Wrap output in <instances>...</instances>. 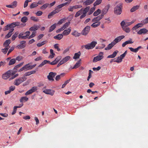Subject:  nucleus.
Listing matches in <instances>:
<instances>
[{"instance_id":"51","label":"nucleus","mask_w":148,"mask_h":148,"mask_svg":"<svg viewBox=\"0 0 148 148\" xmlns=\"http://www.w3.org/2000/svg\"><path fill=\"white\" fill-rule=\"evenodd\" d=\"M122 59L120 57H118L117 58V59L114 61V62H116L117 63H119L122 62Z\"/></svg>"},{"instance_id":"46","label":"nucleus","mask_w":148,"mask_h":148,"mask_svg":"<svg viewBox=\"0 0 148 148\" xmlns=\"http://www.w3.org/2000/svg\"><path fill=\"white\" fill-rule=\"evenodd\" d=\"M17 2L16 1H14L11 3V4L12 6L13 7V8H15L17 6Z\"/></svg>"},{"instance_id":"20","label":"nucleus","mask_w":148,"mask_h":148,"mask_svg":"<svg viewBox=\"0 0 148 148\" xmlns=\"http://www.w3.org/2000/svg\"><path fill=\"white\" fill-rule=\"evenodd\" d=\"M114 45L115 44L114 42H112L111 43L108 45L107 47L105 48V49L106 50H109L111 49Z\"/></svg>"},{"instance_id":"18","label":"nucleus","mask_w":148,"mask_h":148,"mask_svg":"<svg viewBox=\"0 0 148 148\" xmlns=\"http://www.w3.org/2000/svg\"><path fill=\"white\" fill-rule=\"evenodd\" d=\"M95 0H86L83 3V4L85 5H89L92 3Z\"/></svg>"},{"instance_id":"21","label":"nucleus","mask_w":148,"mask_h":148,"mask_svg":"<svg viewBox=\"0 0 148 148\" xmlns=\"http://www.w3.org/2000/svg\"><path fill=\"white\" fill-rule=\"evenodd\" d=\"M10 40H7L4 42L3 43V46L5 47H8L9 48L10 47L9 46V45L10 44Z\"/></svg>"},{"instance_id":"29","label":"nucleus","mask_w":148,"mask_h":148,"mask_svg":"<svg viewBox=\"0 0 148 148\" xmlns=\"http://www.w3.org/2000/svg\"><path fill=\"white\" fill-rule=\"evenodd\" d=\"M118 52V51H114L112 53V54L108 56L107 58H113L115 57L117 55V53Z\"/></svg>"},{"instance_id":"5","label":"nucleus","mask_w":148,"mask_h":148,"mask_svg":"<svg viewBox=\"0 0 148 148\" xmlns=\"http://www.w3.org/2000/svg\"><path fill=\"white\" fill-rule=\"evenodd\" d=\"M103 54V52H99L98 56L94 58L92 60L93 62H96L101 60L104 57Z\"/></svg>"},{"instance_id":"16","label":"nucleus","mask_w":148,"mask_h":148,"mask_svg":"<svg viewBox=\"0 0 148 148\" xmlns=\"http://www.w3.org/2000/svg\"><path fill=\"white\" fill-rule=\"evenodd\" d=\"M148 32V30L145 28H143L140 29L137 32L138 34L140 35L142 34H145Z\"/></svg>"},{"instance_id":"56","label":"nucleus","mask_w":148,"mask_h":148,"mask_svg":"<svg viewBox=\"0 0 148 148\" xmlns=\"http://www.w3.org/2000/svg\"><path fill=\"white\" fill-rule=\"evenodd\" d=\"M70 79H69V80H67V81H66L64 83V84H63L62 85V88H64L65 86H66V85L70 81Z\"/></svg>"},{"instance_id":"53","label":"nucleus","mask_w":148,"mask_h":148,"mask_svg":"<svg viewBox=\"0 0 148 148\" xmlns=\"http://www.w3.org/2000/svg\"><path fill=\"white\" fill-rule=\"evenodd\" d=\"M25 47V45H22L21 44L18 45H17L16 47L19 49H22L24 48Z\"/></svg>"},{"instance_id":"39","label":"nucleus","mask_w":148,"mask_h":148,"mask_svg":"<svg viewBox=\"0 0 148 148\" xmlns=\"http://www.w3.org/2000/svg\"><path fill=\"white\" fill-rule=\"evenodd\" d=\"M23 67L25 69L29 70L32 69V67H31L29 65V64L25 65L23 66Z\"/></svg>"},{"instance_id":"59","label":"nucleus","mask_w":148,"mask_h":148,"mask_svg":"<svg viewBox=\"0 0 148 148\" xmlns=\"http://www.w3.org/2000/svg\"><path fill=\"white\" fill-rule=\"evenodd\" d=\"M142 22L143 23L142 24L143 25L148 23V17L143 21Z\"/></svg>"},{"instance_id":"9","label":"nucleus","mask_w":148,"mask_h":148,"mask_svg":"<svg viewBox=\"0 0 148 148\" xmlns=\"http://www.w3.org/2000/svg\"><path fill=\"white\" fill-rule=\"evenodd\" d=\"M82 7V6L80 5H76L73 6H70L68 9L69 11L73 12L74 10L77 8H80Z\"/></svg>"},{"instance_id":"47","label":"nucleus","mask_w":148,"mask_h":148,"mask_svg":"<svg viewBox=\"0 0 148 148\" xmlns=\"http://www.w3.org/2000/svg\"><path fill=\"white\" fill-rule=\"evenodd\" d=\"M102 1V0H97L94 3L93 5L95 6L99 5L101 3Z\"/></svg>"},{"instance_id":"2","label":"nucleus","mask_w":148,"mask_h":148,"mask_svg":"<svg viewBox=\"0 0 148 148\" xmlns=\"http://www.w3.org/2000/svg\"><path fill=\"white\" fill-rule=\"evenodd\" d=\"M20 23L18 22H14L10 24L7 25L5 26L3 28V30L4 31H6L11 28H13L16 26H18L20 25Z\"/></svg>"},{"instance_id":"42","label":"nucleus","mask_w":148,"mask_h":148,"mask_svg":"<svg viewBox=\"0 0 148 148\" xmlns=\"http://www.w3.org/2000/svg\"><path fill=\"white\" fill-rule=\"evenodd\" d=\"M49 5V3H45L42 5L40 8L41 10H44Z\"/></svg>"},{"instance_id":"64","label":"nucleus","mask_w":148,"mask_h":148,"mask_svg":"<svg viewBox=\"0 0 148 148\" xmlns=\"http://www.w3.org/2000/svg\"><path fill=\"white\" fill-rule=\"evenodd\" d=\"M61 56H58L56 58L55 60L57 63L61 60Z\"/></svg>"},{"instance_id":"63","label":"nucleus","mask_w":148,"mask_h":148,"mask_svg":"<svg viewBox=\"0 0 148 148\" xmlns=\"http://www.w3.org/2000/svg\"><path fill=\"white\" fill-rule=\"evenodd\" d=\"M127 53V51H126L125 52L122 54L121 55L120 57L123 59L124 57L125 56L126 54Z\"/></svg>"},{"instance_id":"45","label":"nucleus","mask_w":148,"mask_h":148,"mask_svg":"<svg viewBox=\"0 0 148 148\" xmlns=\"http://www.w3.org/2000/svg\"><path fill=\"white\" fill-rule=\"evenodd\" d=\"M27 18L26 16L23 17L21 19V21L23 23L26 22L27 21Z\"/></svg>"},{"instance_id":"49","label":"nucleus","mask_w":148,"mask_h":148,"mask_svg":"<svg viewBox=\"0 0 148 148\" xmlns=\"http://www.w3.org/2000/svg\"><path fill=\"white\" fill-rule=\"evenodd\" d=\"M9 49V48H8V47H5L4 48L1 49V51L3 53H4V54H5L7 53Z\"/></svg>"},{"instance_id":"54","label":"nucleus","mask_w":148,"mask_h":148,"mask_svg":"<svg viewBox=\"0 0 148 148\" xmlns=\"http://www.w3.org/2000/svg\"><path fill=\"white\" fill-rule=\"evenodd\" d=\"M2 78L4 79H7L8 78H9V77H8V75H7V74L5 73L2 75Z\"/></svg>"},{"instance_id":"52","label":"nucleus","mask_w":148,"mask_h":148,"mask_svg":"<svg viewBox=\"0 0 148 148\" xmlns=\"http://www.w3.org/2000/svg\"><path fill=\"white\" fill-rule=\"evenodd\" d=\"M82 47H84L86 49H91L90 48V47L89 43H88L85 45L83 46H82Z\"/></svg>"},{"instance_id":"1","label":"nucleus","mask_w":148,"mask_h":148,"mask_svg":"<svg viewBox=\"0 0 148 148\" xmlns=\"http://www.w3.org/2000/svg\"><path fill=\"white\" fill-rule=\"evenodd\" d=\"M90 6H87L84 9L82 8L76 13L75 15V17H77L81 15L80 18L82 19L86 16V14L88 12V15H90L95 10V8L93 7L91 8L90 10Z\"/></svg>"},{"instance_id":"12","label":"nucleus","mask_w":148,"mask_h":148,"mask_svg":"<svg viewBox=\"0 0 148 148\" xmlns=\"http://www.w3.org/2000/svg\"><path fill=\"white\" fill-rule=\"evenodd\" d=\"M43 92L45 94L50 95L51 96H53L54 94L55 91L53 90L49 89L44 90L43 91Z\"/></svg>"},{"instance_id":"11","label":"nucleus","mask_w":148,"mask_h":148,"mask_svg":"<svg viewBox=\"0 0 148 148\" xmlns=\"http://www.w3.org/2000/svg\"><path fill=\"white\" fill-rule=\"evenodd\" d=\"M37 90V87H33L30 90L27 91L25 93V95H30L35 92Z\"/></svg>"},{"instance_id":"27","label":"nucleus","mask_w":148,"mask_h":148,"mask_svg":"<svg viewBox=\"0 0 148 148\" xmlns=\"http://www.w3.org/2000/svg\"><path fill=\"white\" fill-rule=\"evenodd\" d=\"M70 58L71 57L70 56H67L63 58L62 60H61V61L64 64L69 60Z\"/></svg>"},{"instance_id":"26","label":"nucleus","mask_w":148,"mask_h":148,"mask_svg":"<svg viewBox=\"0 0 148 148\" xmlns=\"http://www.w3.org/2000/svg\"><path fill=\"white\" fill-rule=\"evenodd\" d=\"M36 72V71H32L30 72H27L23 75V76L24 77L27 76H29L32 74H34Z\"/></svg>"},{"instance_id":"19","label":"nucleus","mask_w":148,"mask_h":148,"mask_svg":"<svg viewBox=\"0 0 148 148\" xmlns=\"http://www.w3.org/2000/svg\"><path fill=\"white\" fill-rule=\"evenodd\" d=\"M142 47L141 46H139L136 49H134L132 47H129V48L130 49V50L133 52H134L135 53L137 52L138 51V50L142 48Z\"/></svg>"},{"instance_id":"15","label":"nucleus","mask_w":148,"mask_h":148,"mask_svg":"<svg viewBox=\"0 0 148 148\" xmlns=\"http://www.w3.org/2000/svg\"><path fill=\"white\" fill-rule=\"evenodd\" d=\"M110 7V5L109 4H108L106 6L105 8L102 10V14H103L104 15V14H106L108 12Z\"/></svg>"},{"instance_id":"36","label":"nucleus","mask_w":148,"mask_h":148,"mask_svg":"<svg viewBox=\"0 0 148 148\" xmlns=\"http://www.w3.org/2000/svg\"><path fill=\"white\" fill-rule=\"evenodd\" d=\"M38 6L37 3L36 2H34L32 3L30 6V8L31 9H32Z\"/></svg>"},{"instance_id":"31","label":"nucleus","mask_w":148,"mask_h":148,"mask_svg":"<svg viewBox=\"0 0 148 148\" xmlns=\"http://www.w3.org/2000/svg\"><path fill=\"white\" fill-rule=\"evenodd\" d=\"M19 34L18 32H15L14 34L12 36V40L13 41L15 40L16 38L18 36Z\"/></svg>"},{"instance_id":"17","label":"nucleus","mask_w":148,"mask_h":148,"mask_svg":"<svg viewBox=\"0 0 148 148\" xmlns=\"http://www.w3.org/2000/svg\"><path fill=\"white\" fill-rule=\"evenodd\" d=\"M16 72V71H14L12 70H10L8 71L5 73L9 77L11 75H14Z\"/></svg>"},{"instance_id":"43","label":"nucleus","mask_w":148,"mask_h":148,"mask_svg":"<svg viewBox=\"0 0 148 148\" xmlns=\"http://www.w3.org/2000/svg\"><path fill=\"white\" fill-rule=\"evenodd\" d=\"M50 53L51 54L49 56V58H52L54 57V56L55 55V54L53 52V51L52 49L50 50Z\"/></svg>"},{"instance_id":"55","label":"nucleus","mask_w":148,"mask_h":148,"mask_svg":"<svg viewBox=\"0 0 148 148\" xmlns=\"http://www.w3.org/2000/svg\"><path fill=\"white\" fill-rule=\"evenodd\" d=\"M56 14V13H55V12L53 10L48 14V18H50L51 16H53Z\"/></svg>"},{"instance_id":"57","label":"nucleus","mask_w":148,"mask_h":148,"mask_svg":"<svg viewBox=\"0 0 148 148\" xmlns=\"http://www.w3.org/2000/svg\"><path fill=\"white\" fill-rule=\"evenodd\" d=\"M70 22H66L64 24L63 26L64 27V28L65 29H66V28H67L69 26V25H70Z\"/></svg>"},{"instance_id":"4","label":"nucleus","mask_w":148,"mask_h":148,"mask_svg":"<svg viewBox=\"0 0 148 148\" xmlns=\"http://www.w3.org/2000/svg\"><path fill=\"white\" fill-rule=\"evenodd\" d=\"M26 79V78L25 77H19L16 79L14 82V84L16 86H18L24 82Z\"/></svg>"},{"instance_id":"24","label":"nucleus","mask_w":148,"mask_h":148,"mask_svg":"<svg viewBox=\"0 0 148 148\" xmlns=\"http://www.w3.org/2000/svg\"><path fill=\"white\" fill-rule=\"evenodd\" d=\"M57 24L55 23L50 27L49 30V32H51L53 31L56 27Z\"/></svg>"},{"instance_id":"48","label":"nucleus","mask_w":148,"mask_h":148,"mask_svg":"<svg viewBox=\"0 0 148 148\" xmlns=\"http://www.w3.org/2000/svg\"><path fill=\"white\" fill-rule=\"evenodd\" d=\"M134 20H133L131 22H127L125 21V25H124L125 26H126L127 27V26H129L130 25H131L132 24H133V23H134Z\"/></svg>"},{"instance_id":"10","label":"nucleus","mask_w":148,"mask_h":148,"mask_svg":"<svg viewBox=\"0 0 148 148\" xmlns=\"http://www.w3.org/2000/svg\"><path fill=\"white\" fill-rule=\"evenodd\" d=\"M125 37V36L124 35L119 36L115 38L112 42L115 45L116 43L120 41L122 39L124 38Z\"/></svg>"},{"instance_id":"61","label":"nucleus","mask_w":148,"mask_h":148,"mask_svg":"<svg viewBox=\"0 0 148 148\" xmlns=\"http://www.w3.org/2000/svg\"><path fill=\"white\" fill-rule=\"evenodd\" d=\"M80 66V63L79 62H77L75 65L74 66L73 68V69H76L78 68Z\"/></svg>"},{"instance_id":"30","label":"nucleus","mask_w":148,"mask_h":148,"mask_svg":"<svg viewBox=\"0 0 148 148\" xmlns=\"http://www.w3.org/2000/svg\"><path fill=\"white\" fill-rule=\"evenodd\" d=\"M97 44V42L93 41L91 42L90 43H89L90 47V48L91 49H93L96 46V45Z\"/></svg>"},{"instance_id":"41","label":"nucleus","mask_w":148,"mask_h":148,"mask_svg":"<svg viewBox=\"0 0 148 148\" xmlns=\"http://www.w3.org/2000/svg\"><path fill=\"white\" fill-rule=\"evenodd\" d=\"M72 35L75 36L77 37L80 36V33H78L75 30L74 32H73Z\"/></svg>"},{"instance_id":"35","label":"nucleus","mask_w":148,"mask_h":148,"mask_svg":"<svg viewBox=\"0 0 148 148\" xmlns=\"http://www.w3.org/2000/svg\"><path fill=\"white\" fill-rule=\"evenodd\" d=\"M16 62V59H12L9 61L8 64L9 65H11L14 64Z\"/></svg>"},{"instance_id":"25","label":"nucleus","mask_w":148,"mask_h":148,"mask_svg":"<svg viewBox=\"0 0 148 148\" xmlns=\"http://www.w3.org/2000/svg\"><path fill=\"white\" fill-rule=\"evenodd\" d=\"M63 37V35L62 34H59L58 35L54 36L53 38L55 39H56L58 40H60Z\"/></svg>"},{"instance_id":"13","label":"nucleus","mask_w":148,"mask_h":148,"mask_svg":"<svg viewBox=\"0 0 148 148\" xmlns=\"http://www.w3.org/2000/svg\"><path fill=\"white\" fill-rule=\"evenodd\" d=\"M103 17V14H101L98 16L94 18L92 20V22H99L98 21Z\"/></svg>"},{"instance_id":"37","label":"nucleus","mask_w":148,"mask_h":148,"mask_svg":"<svg viewBox=\"0 0 148 148\" xmlns=\"http://www.w3.org/2000/svg\"><path fill=\"white\" fill-rule=\"evenodd\" d=\"M28 99L27 97H23L21 98L20 99V101L21 103H22L23 100H25V101H27Z\"/></svg>"},{"instance_id":"40","label":"nucleus","mask_w":148,"mask_h":148,"mask_svg":"<svg viewBox=\"0 0 148 148\" xmlns=\"http://www.w3.org/2000/svg\"><path fill=\"white\" fill-rule=\"evenodd\" d=\"M65 75V73H62L60 75H57L55 78V79L56 81H58L60 79L61 77H63Z\"/></svg>"},{"instance_id":"34","label":"nucleus","mask_w":148,"mask_h":148,"mask_svg":"<svg viewBox=\"0 0 148 148\" xmlns=\"http://www.w3.org/2000/svg\"><path fill=\"white\" fill-rule=\"evenodd\" d=\"M94 23H93L92 25L91 26L93 27H96L99 25H100V22H94Z\"/></svg>"},{"instance_id":"60","label":"nucleus","mask_w":148,"mask_h":148,"mask_svg":"<svg viewBox=\"0 0 148 148\" xmlns=\"http://www.w3.org/2000/svg\"><path fill=\"white\" fill-rule=\"evenodd\" d=\"M65 20L64 19H60L57 23V24L58 25H60L62 24Z\"/></svg>"},{"instance_id":"8","label":"nucleus","mask_w":148,"mask_h":148,"mask_svg":"<svg viewBox=\"0 0 148 148\" xmlns=\"http://www.w3.org/2000/svg\"><path fill=\"white\" fill-rule=\"evenodd\" d=\"M90 29V27L89 26H87L82 30V34L84 36H86L88 33Z\"/></svg>"},{"instance_id":"23","label":"nucleus","mask_w":148,"mask_h":148,"mask_svg":"<svg viewBox=\"0 0 148 148\" xmlns=\"http://www.w3.org/2000/svg\"><path fill=\"white\" fill-rule=\"evenodd\" d=\"M14 30V29L13 28L10 29L9 33L5 36V38H8L10 37L12 35V33L13 31Z\"/></svg>"},{"instance_id":"33","label":"nucleus","mask_w":148,"mask_h":148,"mask_svg":"<svg viewBox=\"0 0 148 148\" xmlns=\"http://www.w3.org/2000/svg\"><path fill=\"white\" fill-rule=\"evenodd\" d=\"M139 8V6L136 5L133 7L130 10V12H133L137 10Z\"/></svg>"},{"instance_id":"22","label":"nucleus","mask_w":148,"mask_h":148,"mask_svg":"<svg viewBox=\"0 0 148 148\" xmlns=\"http://www.w3.org/2000/svg\"><path fill=\"white\" fill-rule=\"evenodd\" d=\"M143 24L141 23H138L135 25L132 28L133 30H135L140 27H142Z\"/></svg>"},{"instance_id":"7","label":"nucleus","mask_w":148,"mask_h":148,"mask_svg":"<svg viewBox=\"0 0 148 148\" xmlns=\"http://www.w3.org/2000/svg\"><path fill=\"white\" fill-rule=\"evenodd\" d=\"M56 74L57 73H56L50 72L49 73L48 75L47 76V78L49 81L53 82L54 80L53 78Z\"/></svg>"},{"instance_id":"50","label":"nucleus","mask_w":148,"mask_h":148,"mask_svg":"<svg viewBox=\"0 0 148 148\" xmlns=\"http://www.w3.org/2000/svg\"><path fill=\"white\" fill-rule=\"evenodd\" d=\"M32 1V0H26L24 2V7L25 8L28 5V3Z\"/></svg>"},{"instance_id":"38","label":"nucleus","mask_w":148,"mask_h":148,"mask_svg":"<svg viewBox=\"0 0 148 148\" xmlns=\"http://www.w3.org/2000/svg\"><path fill=\"white\" fill-rule=\"evenodd\" d=\"M101 12V10L98 9L94 13L93 15L95 16H97L100 14Z\"/></svg>"},{"instance_id":"14","label":"nucleus","mask_w":148,"mask_h":148,"mask_svg":"<svg viewBox=\"0 0 148 148\" xmlns=\"http://www.w3.org/2000/svg\"><path fill=\"white\" fill-rule=\"evenodd\" d=\"M71 30V27L69 28L68 29L64 30L62 34L63 36H67L70 33Z\"/></svg>"},{"instance_id":"62","label":"nucleus","mask_w":148,"mask_h":148,"mask_svg":"<svg viewBox=\"0 0 148 148\" xmlns=\"http://www.w3.org/2000/svg\"><path fill=\"white\" fill-rule=\"evenodd\" d=\"M45 3L44 1L43 0H39L38 2L37 3V5H42Z\"/></svg>"},{"instance_id":"3","label":"nucleus","mask_w":148,"mask_h":148,"mask_svg":"<svg viewBox=\"0 0 148 148\" xmlns=\"http://www.w3.org/2000/svg\"><path fill=\"white\" fill-rule=\"evenodd\" d=\"M122 5L121 3L117 5L114 9V12L115 14L118 15L120 14L122 12Z\"/></svg>"},{"instance_id":"28","label":"nucleus","mask_w":148,"mask_h":148,"mask_svg":"<svg viewBox=\"0 0 148 148\" xmlns=\"http://www.w3.org/2000/svg\"><path fill=\"white\" fill-rule=\"evenodd\" d=\"M38 29V26L36 25H34L33 26L30 27L29 30L31 31H35L37 30Z\"/></svg>"},{"instance_id":"6","label":"nucleus","mask_w":148,"mask_h":148,"mask_svg":"<svg viewBox=\"0 0 148 148\" xmlns=\"http://www.w3.org/2000/svg\"><path fill=\"white\" fill-rule=\"evenodd\" d=\"M120 24L122 28L124 31L128 33L130 32V30L129 28L124 26L125 25V21H122Z\"/></svg>"},{"instance_id":"32","label":"nucleus","mask_w":148,"mask_h":148,"mask_svg":"<svg viewBox=\"0 0 148 148\" xmlns=\"http://www.w3.org/2000/svg\"><path fill=\"white\" fill-rule=\"evenodd\" d=\"M80 55L81 53L80 51H79L77 53H75L74 54V56L73 57V58L76 59L79 58Z\"/></svg>"},{"instance_id":"58","label":"nucleus","mask_w":148,"mask_h":148,"mask_svg":"<svg viewBox=\"0 0 148 148\" xmlns=\"http://www.w3.org/2000/svg\"><path fill=\"white\" fill-rule=\"evenodd\" d=\"M30 18L31 20L37 22L38 21V19L34 16H32Z\"/></svg>"},{"instance_id":"44","label":"nucleus","mask_w":148,"mask_h":148,"mask_svg":"<svg viewBox=\"0 0 148 148\" xmlns=\"http://www.w3.org/2000/svg\"><path fill=\"white\" fill-rule=\"evenodd\" d=\"M67 3L68 2H66L64 3H62L59 5H58L57 6V7L60 9H61V8L66 5Z\"/></svg>"}]
</instances>
